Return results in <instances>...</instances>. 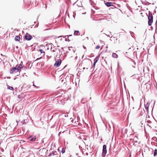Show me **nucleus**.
Returning <instances> with one entry per match:
<instances>
[{
  "mask_svg": "<svg viewBox=\"0 0 157 157\" xmlns=\"http://www.w3.org/2000/svg\"><path fill=\"white\" fill-rule=\"evenodd\" d=\"M70 48H72V47H69L68 48V50H70V51L71 50V49H70Z\"/></svg>",
  "mask_w": 157,
  "mask_h": 157,
  "instance_id": "36",
  "label": "nucleus"
},
{
  "mask_svg": "<svg viewBox=\"0 0 157 157\" xmlns=\"http://www.w3.org/2000/svg\"><path fill=\"white\" fill-rule=\"evenodd\" d=\"M95 65H96V64L93 63V65L92 67L91 68V70L93 69V70L94 69L95 67Z\"/></svg>",
  "mask_w": 157,
  "mask_h": 157,
  "instance_id": "20",
  "label": "nucleus"
},
{
  "mask_svg": "<svg viewBox=\"0 0 157 157\" xmlns=\"http://www.w3.org/2000/svg\"><path fill=\"white\" fill-rule=\"evenodd\" d=\"M141 2L142 4L144 5H146L147 4H151V3H149L147 2H146V3L144 2L142 0H141Z\"/></svg>",
  "mask_w": 157,
  "mask_h": 157,
  "instance_id": "19",
  "label": "nucleus"
},
{
  "mask_svg": "<svg viewBox=\"0 0 157 157\" xmlns=\"http://www.w3.org/2000/svg\"><path fill=\"white\" fill-rule=\"evenodd\" d=\"M55 155V152H54L52 151V152H51L50 153L49 156H52V155Z\"/></svg>",
  "mask_w": 157,
  "mask_h": 157,
  "instance_id": "22",
  "label": "nucleus"
},
{
  "mask_svg": "<svg viewBox=\"0 0 157 157\" xmlns=\"http://www.w3.org/2000/svg\"><path fill=\"white\" fill-rule=\"evenodd\" d=\"M22 63H23L22 61H21V63L19 65H18L19 66H23L22 65Z\"/></svg>",
  "mask_w": 157,
  "mask_h": 157,
  "instance_id": "28",
  "label": "nucleus"
},
{
  "mask_svg": "<svg viewBox=\"0 0 157 157\" xmlns=\"http://www.w3.org/2000/svg\"><path fill=\"white\" fill-rule=\"evenodd\" d=\"M61 49L63 50V51L64 50H63V47H62L61 48Z\"/></svg>",
  "mask_w": 157,
  "mask_h": 157,
  "instance_id": "50",
  "label": "nucleus"
},
{
  "mask_svg": "<svg viewBox=\"0 0 157 157\" xmlns=\"http://www.w3.org/2000/svg\"><path fill=\"white\" fill-rule=\"evenodd\" d=\"M92 10V12L93 13H94L95 12V11H94V10Z\"/></svg>",
  "mask_w": 157,
  "mask_h": 157,
  "instance_id": "46",
  "label": "nucleus"
},
{
  "mask_svg": "<svg viewBox=\"0 0 157 157\" xmlns=\"http://www.w3.org/2000/svg\"><path fill=\"white\" fill-rule=\"evenodd\" d=\"M155 32L157 33V26H155Z\"/></svg>",
  "mask_w": 157,
  "mask_h": 157,
  "instance_id": "30",
  "label": "nucleus"
},
{
  "mask_svg": "<svg viewBox=\"0 0 157 157\" xmlns=\"http://www.w3.org/2000/svg\"><path fill=\"white\" fill-rule=\"evenodd\" d=\"M43 6H45L44 7L46 9V5L44 4Z\"/></svg>",
  "mask_w": 157,
  "mask_h": 157,
  "instance_id": "40",
  "label": "nucleus"
},
{
  "mask_svg": "<svg viewBox=\"0 0 157 157\" xmlns=\"http://www.w3.org/2000/svg\"><path fill=\"white\" fill-rule=\"evenodd\" d=\"M130 33H131V36H132V33H132V32H131V31H130Z\"/></svg>",
  "mask_w": 157,
  "mask_h": 157,
  "instance_id": "49",
  "label": "nucleus"
},
{
  "mask_svg": "<svg viewBox=\"0 0 157 157\" xmlns=\"http://www.w3.org/2000/svg\"><path fill=\"white\" fill-rule=\"evenodd\" d=\"M29 121V120L28 119H26L23 120V121H21V123L22 124H26L28 123Z\"/></svg>",
  "mask_w": 157,
  "mask_h": 157,
  "instance_id": "10",
  "label": "nucleus"
},
{
  "mask_svg": "<svg viewBox=\"0 0 157 157\" xmlns=\"http://www.w3.org/2000/svg\"><path fill=\"white\" fill-rule=\"evenodd\" d=\"M86 155H88V153H86Z\"/></svg>",
  "mask_w": 157,
  "mask_h": 157,
  "instance_id": "56",
  "label": "nucleus"
},
{
  "mask_svg": "<svg viewBox=\"0 0 157 157\" xmlns=\"http://www.w3.org/2000/svg\"><path fill=\"white\" fill-rule=\"evenodd\" d=\"M151 121H150V120H149V121H147V122L148 123H149V124H150V123H151Z\"/></svg>",
  "mask_w": 157,
  "mask_h": 157,
  "instance_id": "34",
  "label": "nucleus"
},
{
  "mask_svg": "<svg viewBox=\"0 0 157 157\" xmlns=\"http://www.w3.org/2000/svg\"><path fill=\"white\" fill-rule=\"evenodd\" d=\"M36 138L35 135H32L28 137V139L31 141L34 142L36 140Z\"/></svg>",
  "mask_w": 157,
  "mask_h": 157,
  "instance_id": "6",
  "label": "nucleus"
},
{
  "mask_svg": "<svg viewBox=\"0 0 157 157\" xmlns=\"http://www.w3.org/2000/svg\"><path fill=\"white\" fill-rule=\"evenodd\" d=\"M77 58H78V57H77V56H76L75 57V59H77Z\"/></svg>",
  "mask_w": 157,
  "mask_h": 157,
  "instance_id": "45",
  "label": "nucleus"
},
{
  "mask_svg": "<svg viewBox=\"0 0 157 157\" xmlns=\"http://www.w3.org/2000/svg\"><path fill=\"white\" fill-rule=\"evenodd\" d=\"M132 62H133V63L134 64V65H136V63L134 62V61L132 59Z\"/></svg>",
  "mask_w": 157,
  "mask_h": 157,
  "instance_id": "37",
  "label": "nucleus"
},
{
  "mask_svg": "<svg viewBox=\"0 0 157 157\" xmlns=\"http://www.w3.org/2000/svg\"><path fill=\"white\" fill-rule=\"evenodd\" d=\"M151 30H152L153 29V28L151 26Z\"/></svg>",
  "mask_w": 157,
  "mask_h": 157,
  "instance_id": "42",
  "label": "nucleus"
},
{
  "mask_svg": "<svg viewBox=\"0 0 157 157\" xmlns=\"http://www.w3.org/2000/svg\"><path fill=\"white\" fill-rule=\"evenodd\" d=\"M17 70L16 67H13L11 68L10 71V74H13L14 73H15L17 72Z\"/></svg>",
  "mask_w": 157,
  "mask_h": 157,
  "instance_id": "7",
  "label": "nucleus"
},
{
  "mask_svg": "<svg viewBox=\"0 0 157 157\" xmlns=\"http://www.w3.org/2000/svg\"><path fill=\"white\" fill-rule=\"evenodd\" d=\"M49 45H51V50H52V45H53V44L52 43H51L49 44Z\"/></svg>",
  "mask_w": 157,
  "mask_h": 157,
  "instance_id": "33",
  "label": "nucleus"
},
{
  "mask_svg": "<svg viewBox=\"0 0 157 157\" xmlns=\"http://www.w3.org/2000/svg\"><path fill=\"white\" fill-rule=\"evenodd\" d=\"M64 117H68V115H64Z\"/></svg>",
  "mask_w": 157,
  "mask_h": 157,
  "instance_id": "54",
  "label": "nucleus"
},
{
  "mask_svg": "<svg viewBox=\"0 0 157 157\" xmlns=\"http://www.w3.org/2000/svg\"><path fill=\"white\" fill-rule=\"evenodd\" d=\"M72 36V35H67V36H63V38H65L66 37H67V38H68V41L69 42L70 41V40H69V37H70V36Z\"/></svg>",
  "mask_w": 157,
  "mask_h": 157,
  "instance_id": "18",
  "label": "nucleus"
},
{
  "mask_svg": "<svg viewBox=\"0 0 157 157\" xmlns=\"http://www.w3.org/2000/svg\"><path fill=\"white\" fill-rule=\"evenodd\" d=\"M86 38L88 40L89 39H88V37H86Z\"/></svg>",
  "mask_w": 157,
  "mask_h": 157,
  "instance_id": "62",
  "label": "nucleus"
},
{
  "mask_svg": "<svg viewBox=\"0 0 157 157\" xmlns=\"http://www.w3.org/2000/svg\"><path fill=\"white\" fill-rule=\"evenodd\" d=\"M107 146L105 144L103 145L102 147V157H105L107 153Z\"/></svg>",
  "mask_w": 157,
  "mask_h": 157,
  "instance_id": "3",
  "label": "nucleus"
},
{
  "mask_svg": "<svg viewBox=\"0 0 157 157\" xmlns=\"http://www.w3.org/2000/svg\"><path fill=\"white\" fill-rule=\"evenodd\" d=\"M7 89H8L11 90L12 91H13L14 90V88L13 87L10 86L8 85H7Z\"/></svg>",
  "mask_w": 157,
  "mask_h": 157,
  "instance_id": "17",
  "label": "nucleus"
},
{
  "mask_svg": "<svg viewBox=\"0 0 157 157\" xmlns=\"http://www.w3.org/2000/svg\"><path fill=\"white\" fill-rule=\"evenodd\" d=\"M65 152V150L64 148H63L62 149L61 152L63 154Z\"/></svg>",
  "mask_w": 157,
  "mask_h": 157,
  "instance_id": "23",
  "label": "nucleus"
},
{
  "mask_svg": "<svg viewBox=\"0 0 157 157\" xmlns=\"http://www.w3.org/2000/svg\"><path fill=\"white\" fill-rule=\"evenodd\" d=\"M15 67H16V68L17 69V71L20 72L21 71V69L23 68L22 66H20L18 65V64Z\"/></svg>",
  "mask_w": 157,
  "mask_h": 157,
  "instance_id": "9",
  "label": "nucleus"
},
{
  "mask_svg": "<svg viewBox=\"0 0 157 157\" xmlns=\"http://www.w3.org/2000/svg\"><path fill=\"white\" fill-rule=\"evenodd\" d=\"M157 155V149H155L154 151L153 155L154 157H155Z\"/></svg>",
  "mask_w": 157,
  "mask_h": 157,
  "instance_id": "16",
  "label": "nucleus"
},
{
  "mask_svg": "<svg viewBox=\"0 0 157 157\" xmlns=\"http://www.w3.org/2000/svg\"><path fill=\"white\" fill-rule=\"evenodd\" d=\"M105 4L106 6L109 7L112 6V5L113 4V3L112 2H108L105 3Z\"/></svg>",
  "mask_w": 157,
  "mask_h": 157,
  "instance_id": "12",
  "label": "nucleus"
},
{
  "mask_svg": "<svg viewBox=\"0 0 157 157\" xmlns=\"http://www.w3.org/2000/svg\"><path fill=\"white\" fill-rule=\"evenodd\" d=\"M96 15H98L99 16V17H101L103 16V15L101 14H96Z\"/></svg>",
  "mask_w": 157,
  "mask_h": 157,
  "instance_id": "29",
  "label": "nucleus"
},
{
  "mask_svg": "<svg viewBox=\"0 0 157 157\" xmlns=\"http://www.w3.org/2000/svg\"><path fill=\"white\" fill-rule=\"evenodd\" d=\"M154 13H156V11L155 10H154V12H153Z\"/></svg>",
  "mask_w": 157,
  "mask_h": 157,
  "instance_id": "51",
  "label": "nucleus"
},
{
  "mask_svg": "<svg viewBox=\"0 0 157 157\" xmlns=\"http://www.w3.org/2000/svg\"><path fill=\"white\" fill-rule=\"evenodd\" d=\"M16 48L17 49H18V46H16Z\"/></svg>",
  "mask_w": 157,
  "mask_h": 157,
  "instance_id": "52",
  "label": "nucleus"
},
{
  "mask_svg": "<svg viewBox=\"0 0 157 157\" xmlns=\"http://www.w3.org/2000/svg\"><path fill=\"white\" fill-rule=\"evenodd\" d=\"M147 17L148 19V24L149 26H151L153 22V17L151 12L150 11H148V15L147 14Z\"/></svg>",
  "mask_w": 157,
  "mask_h": 157,
  "instance_id": "1",
  "label": "nucleus"
},
{
  "mask_svg": "<svg viewBox=\"0 0 157 157\" xmlns=\"http://www.w3.org/2000/svg\"><path fill=\"white\" fill-rule=\"evenodd\" d=\"M100 54L98 56H97L96 57V58L94 59V63L95 64H96V63L98 61L99 57H100Z\"/></svg>",
  "mask_w": 157,
  "mask_h": 157,
  "instance_id": "11",
  "label": "nucleus"
},
{
  "mask_svg": "<svg viewBox=\"0 0 157 157\" xmlns=\"http://www.w3.org/2000/svg\"><path fill=\"white\" fill-rule=\"evenodd\" d=\"M33 86H35V87H36L37 88H39V87L37 86H36V85H35L34 83L33 84Z\"/></svg>",
  "mask_w": 157,
  "mask_h": 157,
  "instance_id": "32",
  "label": "nucleus"
},
{
  "mask_svg": "<svg viewBox=\"0 0 157 157\" xmlns=\"http://www.w3.org/2000/svg\"><path fill=\"white\" fill-rule=\"evenodd\" d=\"M61 133V132H60L59 133H58V136H59H59H60V134Z\"/></svg>",
  "mask_w": 157,
  "mask_h": 157,
  "instance_id": "38",
  "label": "nucleus"
},
{
  "mask_svg": "<svg viewBox=\"0 0 157 157\" xmlns=\"http://www.w3.org/2000/svg\"><path fill=\"white\" fill-rule=\"evenodd\" d=\"M23 69L25 70H26L27 69V67H25L24 66H23Z\"/></svg>",
  "mask_w": 157,
  "mask_h": 157,
  "instance_id": "24",
  "label": "nucleus"
},
{
  "mask_svg": "<svg viewBox=\"0 0 157 157\" xmlns=\"http://www.w3.org/2000/svg\"><path fill=\"white\" fill-rule=\"evenodd\" d=\"M62 61L61 59H58L56 61L55 63H54V66L56 67H58L61 64Z\"/></svg>",
  "mask_w": 157,
  "mask_h": 157,
  "instance_id": "5",
  "label": "nucleus"
},
{
  "mask_svg": "<svg viewBox=\"0 0 157 157\" xmlns=\"http://www.w3.org/2000/svg\"><path fill=\"white\" fill-rule=\"evenodd\" d=\"M1 56H3V55H2V54H1Z\"/></svg>",
  "mask_w": 157,
  "mask_h": 157,
  "instance_id": "63",
  "label": "nucleus"
},
{
  "mask_svg": "<svg viewBox=\"0 0 157 157\" xmlns=\"http://www.w3.org/2000/svg\"><path fill=\"white\" fill-rule=\"evenodd\" d=\"M112 6V7H111V9H114L115 8H116V6H115L113 5V4L112 5V6Z\"/></svg>",
  "mask_w": 157,
  "mask_h": 157,
  "instance_id": "25",
  "label": "nucleus"
},
{
  "mask_svg": "<svg viewBox=\"0 0 157 157\" xmlns=\"http://www.w3.org/2000/svg\"><path fill=\"white\" fill-rule=\"evenodd\" d=\"M155 140H154V141L156 142H157V139L155 137Z\"/></svg>",
  "mask_w": 157,
  "mask_h": 157,
  "instance_id": "39",
  "label": "nucleus"
},
{
  "mask_svg": "<svg viewBox=\"0 0 157 157\" xmlns=\"http://www.w3.org/2000/svg\"><path fill=\"white\" fill-rule=\"evenodd\" d=\"M33 38L32 36L28 33H26L24 36V39L27 40H30Z\"/></svg>",
  "mask_w": 157,
  "mask_h": 157,
  "instance_id": "4",
  "label": "nucleus"
},
{
  "mask_svg": "<svg viewBox=\"0 0 157 157\" xmlns=\"http://www.w3.org/2000/svg\"><path fill=\"white\" fill-rule=\"evenodd\" d=\"M90 61L91 62V61L90 59H84L82 60V62H83L85 66L87 67L86 69H88V67H89L90 65Z\"/></svg>",
  "mask_w": 157,
  "mask_h": 157,
  "instance_id": "2",
  "label": "nucleus"
},
{
  "mask_svg": "<svg viewBox=\"0 0 157 157\" xmlns=\"http://www.w3.org/2000/svg\"><path fill=\"white\" fill-rule=\"evenodd\" d=\"M79 33V32L78 30H75L74 34L75 36L79 35L80 34V33L79 34H78Z\"/></svg>",
  "mask_w": 157,
  "mask_h": 157,
  "instance_id": "14",
  "label": "nucleus"
},
{
  "mask_svg": "<svg viewBox=\"0 0 157 157\" xmlns=\"http://www.w3.org/2000/svg\"><path fill=\"white\" fill-rule=\"evenodd\" d=\"M51 51H52L53 52H55V50H51Z\"/></svg>",
  "mask_w": 157,
  "mask_h": 157,
  "instance_id": "47",
  "label": "nucleus"
},
{
  "mask_svg": "<svg viewBox=\"0 0 157 157\" xmlns=\"http://www.w3.org/2000/svg\"><path fill=\"white\" fill-rule=\"evenodd\" d=\"M62 37V36H59V37H58V38H59V37Z\"/></svg>",
  "mask_w": 157,
  "mask_h": 157,
  "instance_id": "59",
  "label": "nucleus"
},
{
  "mask_svg": "<svg viewBox=\"0 0 157 157\" xmlns=\"http://www.w3.org/2000/svg\"><path fill=\"white\" fill-rule=\"evenodd\" d=\"M83 48H84V49H86V47H85L84 46H83Z\"/></svg>",
  "mask_w": 157,
  "mask_h": 157,
  "instance_id": "44",
  "label": "nucleus"
},
{
  "mask_svg": "<svg viewBox=\"0 0 157 157\" xmlns=\"http://www.w3.org/2000/svg\"><path fill=\"white\" fill-rule=\"evenodd\" d=\"M100 48V46L99 45H98L96 47V49H99Z\"/></svg>",
  "mask_w": 157,
  "mask_h": 157,
  "instance_id": "26",
  "label": "nucleus"
},
{
  "mask_svg": "<svg viewBox=\"0 0 157 157\" xmlns=\"http://www.w3.org/2000/svg\"><path fill=\"white\" fill-rule=\"evenodd\" d=\"M92 3H93V4H94V2H91H91H90V4H91V5H92Z\"/></svg>",
  "mask_w": 157,
  "mask_h": 157,
  "instance_id": "43",
  "label": "nucleus"
},
{
  "mask_svg": "<svg viewBox=\"0 0 157 157\" xmlns=\"http://www.w3.org/2000/svg\"><path fill=\"white\" fill-rule=\"evenodd\" d=\"M20 37L19 36H16L14 38V40L16 41L20 42Z\"/></svg>",
  "mask_w": 157,
  "mask_h": 157,
  "instance_id": "13",
  "label": "nucleus"
},
{
  "mask_svg": "<svg viewBox=\"0 0 157 157\" xmlns=\"http://www.w3.org/2000/svg\"><path fill=\"white\" fill-rule=\"evenodd\" d=\"M73 52L74 53L75 52V51L74 50H73Z\"/></svg>",
  "mask_w": 157,
  "mask_h": 157,
  "instance_id": "64",
  "label": "nucleus"
},
{
  "mask_svg": "<svg viewBox=\"0 0 157 157\" xmlns=\"http://www.w3.org/2000/svg\"><path fill=\"white\" fill-rule=\"evenodd\" d=\"M112 56L113 58H117L118 57L117 55L115 53H113Z\"/></svg>",
  "mask_w": 157,
  "mask_h": 157,
  "instance_id": "15",
  "label": "nucleus"
},
{
  "mask_svg": "<svg viewBox=\"0 0 157 157\" xmlns=\"http://www.w3.org/2000/svg\"><path fill=\"white\" fill-rule=\"evenodd\" d=\"M42 58V57H40V58H37L36 60V61H37V60H38L40 59H41Z\"/></svg>",
  "mask_w": 157,
  "mask_h": 157,
  "instance_id": "31",
  "label": "nucleus"
},
{
  "mask_svg": "<svg viewBox=\"0 0 157 157\" xmlns=\"http://www.w3.org/2000/svg\"><path fill=\"white\" fill-rule=\"evenodd\" d=\"M85 69V67H84L83 68V69Z\"/></svg>",
  "mask_w": 157,
  "mask_h": 157,
  "instance_id": "60",
  "label": "nucleus"
},
{
  "mask_svg": "<svg viewBox=\"0 0 157 157\" xmlns=\"http://www.w3.org/2000/svg\"><path fill=\"white\" fill-rule=\"evenodd\" d=\"M155 146H157V143H155Z\"/></svg>",
  "mask_w": 157,
  "mask_h": 157,
  "instance_id": "57",
  "label": "nucleus"
},
{
  "mask_svg": "<svg viewBox=\"0 0 157 157\" xmlns=\"http://www.w3.org/2000/svg\"><path fill=\"white\" fill-rule=\"evenodd\" d=\"M106 35L107 36L110 37L111 38L113 37V36L112 35V34H111L110 35Z\"/></svg>",
  "mask_w": 157,
  "mask_h": 157,
  "instance_id": "27",
  "label": "nucleus"
},
{
  "mask_svg": "<svg viewBox=\"0 0 157 157\" xmlns=\"http://www.w3.org/2000/svg\"><path fill=\"white\" fill-rule=\"evenodd\" d=\"M65 41H67V40L68 41V38H65Z\"/></svg>",
  "mask_w": 157,
  "mask_h": 157,
  "instance_id": "41",
  "label": "nucleus"
},
{
  "mask_svg": "<svg viewBox=\"0 0 157 157\" xmlns=\"http://www.w3.org/2000/svg\"><path fill=\"white\" fill-rule=\"evenodd\" d=\"M135 138L136 139H138L137 136H135V137H134V140H135Z\"/></svg>",
  "mask_w": 157,
  "mask_h": 157,
  "instance_id": "35",
  "label": "nucleus"
},
{
  "mask_svg": "<svg viewBox=\"0 0 157 157\" xmlns=\"http://www.w3.org/2000/svg\"><path fill=\"white\" fill-rule=\"evenodd\" d=\"M137 139H136L135 138V140H135V141L136 142H137V141L136 140Z\"/></svg>",
  "mask_w": 157,
  "mask_h": 157,
  "instance_id": "48",
  "label": "nucleus"
},
{
  "mask_svg": "<svg viewBox=\"0 0 157 157\" xmlns=\"http://www.w3.org/2000/svg\"><path fill=\"white\" fill-rule=\"evenodd\" d=\"M127 129H125V132H127Z\"/></svg>",
  "mask_w": 157,
  "mask_h": 157,
  "instance_id": "55",
  "label": "nucleus"
},
{
  "mask_svg": "<svg viewBox=\"0 0 157 157\" xmlns=\"http://www.w3.org/2000/svg\"><path fill=\"white\" fill-rule=\"evenodd\" d=\"M78 153H76V155H78Z\"/></svg>",
  "mask_w": 157,
  "mask_h": 157,
  "instance_id": "61",
  "label": "nucleus"
},
{
  "mask_svg": "<svg viewBox=\"0 0 157 157\" xmlns=\"http://www.w3.org/2000/svg\"><path fill=\"white\" fill-rule=\"evenodd\" d=\"M39 51L41 53H45V52L43 50V49H39Z\"/></svg>",
  "mask_w": 157,
  "mask_h": 157,
  "instance_id": "21",
  "label": "nucleus"
},
{
  "mask_svg": "<svg viewBox=\"0 0 157 157\" xmlns=\"http://www.w3.org/2000/svg\"><path fill=\"white\" fill-rule=\"evenodd\" d=\"M150 105V103L149 102H147L146 104H144V107L145 109L146 110V111L147 112V113H148L149 111V107Z\"/></svg>",
  "mask_w": 157,
  "mask_h": 157,
  "instance_id": "8",
  "label": "nucleus"
},
{
  "mask_svg": "<svg viewBox=\"0 0 157 157\" xmlns=\"http://www.w3.org/2000/svg\"><path fill=\"white\" fill-rule=\"evenodd\" d=\"M66 53H68V51H67L66 52Z\"/></svg>",
  "mask_w": 157,
  "mask_h": 157,
  "instance_id": "58",
  "label": "nucleus"
},
{
  "mask_svg": "<svg viewBox=\"0 0 157 157\" xmlns=\"http://www.w3.org/2000/svg\"><path fill=\"white\" fill-rule=\"evenodd\" d=\"M41 142L42 143H44V141L43 140H42V141H41Z\"/></svg>",
  "mask_w": 157,
  "mask_h": 157,
  "instance_id": "53",
  "label": "nucleus"
}]
</instances>
